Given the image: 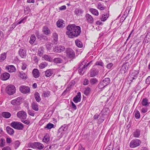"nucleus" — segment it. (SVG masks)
Instances as JSON below:
<instances>
[{
    "mask_svg": "<svg viewBox=\"0 0 150 150\" xmlns=\"http://www.w3.org/2000/svg\"><path fill=\"white\" fill-rule=\"evenodd\" d=\"M47 65V64L46 62H43L40 64L39 67L40 69H43Z\"/></svg>",
    "mask_w": 150,
    "mask_h": 150,
    "instance_id": "obj_45",
    "label": "nucleus"
},
{
    "mask_svg": "<svg viewBox=\"0 0 150 150\" xmlns=\"http://www.w3.org/2000/svg\"><path fill=\"white\" fill-rule=\"evenodd\" d=\"M31 106L32 109L35 110L37 111L38 110V105L36 102H33Z\"/></svg>",
    "mask_w": 150,
    "mask_h": 150,
    "instance_id": "obj_26",
    "label": "nucleus"
},
{
    "mask_svg": "<svg viewBox=\"0 0 150 150\" xmlns=\"http://www.w3.org/2000/svg\"><path fill=\"white\" fill-rule=\"evenodd\" d=\"M14 144V147L16 149L19 146L20 143L19 141L17 140L15 142Z\"/></svg>",
    "mask_w": 150,
    "mask_h": 150,
    "instance_id": "obj_51",
    "label": "nucleus"
},
{
    "mask_svg": "<svg viewBox=\"0 0 150 150\" xmlns=\"http://www.w3.org/2000/svg\"><path fill=\"white\" fill-rule=\"evenodd\" d=\"M18 52L19 55L22 58H24L26 57V52L24 49H20Z\"/></svg>",
    "mask_w": 150,
    "mask_h": 150,
    "instance_id": "obj_18",
    "label": "nucleus"
},
{
    "mask_svg": "<svg viewBox=\"0 0 150 150\" xmlns=\"http://www.w3.org/2000/svg\"><path fill=\"white\" fill-rule=\"evenodd\" d=\"M98 81L97 79L95 78H93L91 79L90 80V82L92 85H94Z\"/></svg>",
    "mask_w": 150,
    "mask_h": 150,
    "instance_id": "obj_35",
    "label": "nucleus"
},
{
    "mask_svg": "<svg viewBox=\"0 0 150 150\" xmlns=\"http://www.w3.org/2000/svg\"><path fill=\"white\" fill-rule=\"evenodd\" d=\"M67 56L70 58H73L75 57V54L74 51L70 48H68L66 50Z\"/></svg>",
    "mask_w": 150,
    "mask_h": 150,
    "instance_id": "obj_9",
    "label": "nucleus"
},
{
    "mask_svg": "<svg viewBox=\"0 0 150 150\" xmlns=\"http://www.w3.org/2000/svg\"><path fill=\"white\" fill-rule=\"evenodd\" d=\"M106 63H108L106 66V67L108 69H110L113 66V64L112 63H109V61L108 60H106Z\"/></svg>",
    "mask_w": 150,
    "mask_h": 150,
    "instance_id": "obj_33",
    "label": "nucleus"
},
{
    "mask_svg": "<svg viewBox=\"0 0 150 150\" xmlns=\"http://www.w3.org/2000/svg\"><path fill=\"white\" fill-rule=\"evenodd\" d=\"M52 70L51 69L47 70L45 72V75L47 77H49L52 75Z\"/></svg>",
    "mask_w": 150,
    "mask_h": 150,
    "instance_id": "obj_30",
    "label": "nucleus"
},
{
    "mask_svg": "<svg viewBox=\"0 0 150 150\" xmlns=\"http://www.w3.org/2000/svg\"><path fill=\"white\" fill-rule=\"evenodd\" d=\"M97 8L101 10H103L105 9V7L103 6V4L100 3H98V4Z\"/></svg>",
    "mask_w": 150,
    "mask_h": 150,
    "instance_id": "obj_46",
    "label": "nucleus"
},
{
    "mask_svg": "<svg viewBox=\"0 0 150 150\" xmlns=\"http://www.w3.org/2000/svg\"><path fill=\"white\" fill-rule=\"evenodd\" d=\"M17 116L21 120L23 119H26L27 117V114L25 112L23 111H19L17 112Z\"/></svg>",
    "mask_w": 150,
    "mask_h": 150,
    "instance_id": "obj_10",
    "label": "nucleus"
},
{
    "mask_svg": "<svg viewBox=\"0 0 150 150\" xmlns=\"http://www.w3.org/2000/svg\"><path fill=\"white\" fill-rule=\"evenodd\" d=\"M28 113L30 115L32 116H34L35 115V113H34V112L33 111L29 110Z\"/></svg>",
    "mask_w": 150,
    "mask_h": 150,
    "instance_id": "obj_60",
    "label": "nucleus"
},
{
    "mask_svg": "<svg viewBox=\"0 0 150 150\" xmlns=\"http://www.w3.org/2000/svg\"><path fill=\"white\" fill-rule=\"evenodd\" d=\"M139 73V70H133L132 71V73L131 74L130 76V81L132 82L133 80L136 79L138 77V74Z\"/></svg>",
    "mask_w": 150,
    "mask_h": 150,
    "instance_id": "obj_11",
    "label": "nucleus"
},
{
    "mask_svg": "<svg viewBox=\"0 0 150 150\" xmlns=\"http://www.w3.org/2000/svg\"><path fill=\"white\" fill-rule=\"evenodd\" d=\"M66 34L70 38L77 37L81 33V28L79 26L74 25H69L67 27Z\"/></svg>",
    "mask_w": 150,
    "mask_h": 150,
    "instance_id": "obj_1",
    "label": "nucleus"
},
{
    "mask_svg": "<svg viewBox=\"0 0 150 150\" xmlns=\"http://www.w3.org/2000/svg\"><path fill=\"white\" fill-rule=\"evenodd\" d=\"M141 103L142 106L146 107L148 106L150 104V103L148 102L147 99L146 98H143Z\"/></svg>",
    "mask_w": 150,
    "mask_h": 150,
    "instance_id": "obj_25",
    "label": "nucleus"
},
{
    "mask_svg": "<svg viewBox=\"0 0 150 150\" xmlns=\"http://www.w3.org/2000/svg\"><path fill=\"white\" fill-rule=\"evenodd\" d=\"M36 38L35 35H31L30 38L29 42L31 44H33L36 40Z\"/></svg>",
    "mask_w": 150,
    "mask_h": 150,
    "instance_id": "obj_32",
    "label": "nucleus"
},
{
    "mask_svg": "<svg viewBox=\"0 0 150 150\" xmlns=\"http://www.w3.org/2000/svg\"><path fill=\"white\" fill-rule=\"evenodd\" d=\"M20 77L23 79H26L27 78L26 75L23 72H20Z\"/></svg>",
    "mask_w": 150,
    "mask_h": 150,
    "instance_id": "obj_40",
    "label": "nucleus"
},
{
    "mask_svg": "<svg viewBox=\"0 0 150 150\" xmlns=\"http://www.w3.org/2000/svg\"><path fill=\"white\" fill-rule=\"evenodd\" d=\"M89 83V81L88 79H85L83 83V84L84 85H87Z\"/></svg>",
    "mask_w": 150,
    "mask_h": 150,
    "instance_id": "obj_57",
    "label": "nucleus"
},
{
    "mask_svg": "<svg viewBox=\"0 0 150 150\" xmlns=\"http://www.w3.org/2000/svg\"><path fill=\"white\" fill-rule=\"evenodd\" d=\"M50 140V137L49 135L47 134H46L44 137L42 141L45 143L48 142Z\"/></svg>",
    "mask_w": 150,
    "mask_h": 150,
    "instance_id": "obj_43",
    "label": "nucleus"
},
{
    "mask_svg": "<svg viewBox=\"0 0 150 150\" xmlns=\"http://www.w3.org/2000/svg\"><path fill=\"white\" fill-rule=\"evenodd\" d=\"M2 115L5 118H8L10 117L11 114L8 112H3L2 113Z\"/></svg>",
    "mask_w": 150,
    "mask_h": 150,
    "instance_id": "obj_28",
    "label": "nucleus"
},
{
    "mask_svg": "<svg viewBox=\"0 0 150 150\" xmlns=\"http://www.w3.org/2000/svg\"><path fill=\"white\" fill-rule=\"evenodd\" d=\"M140 130L137 129L133 133V136L135 138H139L140 135Z\"/></svg>",
    "mask_w": 150,
    "mask_h": 150,
    "instance_id": "obj_24",
    "label": "nucleus"
},
{
    "mask_svg": "<svg viewBox=\"0 0 150 150\" xmlns=\"http://www.w3.org/2000/svg\"><path fill=\"white\" fill-rule=\"evenodd\" d=\"M50 95V91H44L42 94V96L44 97H48Z\"/></svg>",
    "mask_w": 150,
    "mask_h": 150,
    "instance_id": "obj_39",
    "label": "nucleus"
},
{
    "mask_svg": "<svg viewBox=\"0 0 150 150\" xmlns=\"http://www.w3.org/2000/svg\"><path fill=\"white\" fill-rule=\"evenodd\" d=\"M108 15L106 14H103L102 16V17L100 18L101 21H106L108 17Z\"/></svg>",
    "mask_w": 150,
    "mask_h": 150,
    "instance_id": "obj_44",
    "label": "nucleus"
},
{
    "mask_svg": "<svg viewBox=\"0 0 150 150\" xmlns=\"http://www.w3.org/2000/svg\"><path fill=\"white\" fill-rule=\"evenodd\" d=\"M81 100V93L80 92H79L73 98V101L75 103H77L80 102Z\"/></svg>",
    "mask_w": 150,
    "mask_h": 150,
    "instance_id": "obj_13",
    "label": "nucleus"
},
{
    "mask_svg": "<svg viewBox=\"0 0 150 150\" xmlns=\"http://www.w3.org/2000/svg\"><path fill=\"white\" fill-rule=\"evenodd\" d=\"M44 145L39 142H34L32 144V147L33 149H37L41 150L44 148Z\"/></svg>",
    "mask_w": 150,
    "mask_h": 150,
    "instance_id": "obj_8",
    "label": "nucleus"
},
{
    "mask_svg": "<svg viewBox=\"0 0 150 150\" xmlns=\"http://www.w3.org/2000/svg\"><path fill=\"white\" fill-rule=\"evenodd\" d=\"M75 43L76 46L79 47L81 48L83 46L82 43L78 39L75 40Z\"/></svg>",
    "mask_w": 150,
    "mask_h": 150,
    "instance_id": "obj_34",
    "label": "nucleus"
},
{
    "mask_svg": "<svg viewBox=\"0 0 150 150\" xmlns=\"http://www.w3.org/2000/svg\"><path fill=\"white\" fill-rule=\"evenodd\" d=\"M32 73L33 76L35 78H37L40 76V72L37 69H34Z\"/></svg>",
    "mask_w": 150,
    "mask_h": 150,
    "instance_id": "obj_17",
    "label": "nucleus"
},
{
    "mask_svg": "<svg viewBox=\"0 0 150 150\" xmlns=\"http://www.w3.org/2000/svg\"><path fill=\"white\" fill-rule=\"evenodd\" d=\"M67 129V125H64L62 126L58 129L57 135L58 137L62 138L64 134L65 131Z\"/></svg>",
    "mask_w": 150,
    "mask_h": 150,
    "instance_id": "obj_6",
    "label": "nucleus"
},
{
    "mask_svg": "<svg viewBox=\"0 0 150 150\" xmlns=\"http://www.w3.org/2000/svg\"><path fill=\"white\" fill-rule=\"evenodd\" d=\"M84 64H85V62H83L81 63V65L80 66L79 71L80 73H81L85 68V65H84Z\"/></svg>",
    "mask_w": 150,
    "mask_h": 150,
    "instance_id": "obj_37",
    "label": "nucleus"
},
{
    "mask_svg": "<svg viewBox=\"0 0 150 150\" xmlns=\"http://www.w3.org/2000/svg\"><path fill=\"white\" fill-rule=\"evenodd\" d=\"M10 126L14 129L22 130L23 128V124L17 121H13L10 124Z\"/></svg>",
    "mask_w": 150,
    "mask_h": 150,
    "instance_id": "obj_3",
    "label": "nucleus"
},
{
    "mask_svg": "<svg viewBox=\"0 0 150 150\" xmlns=\"http://www.w3.org/2000/svg\"><path fill=\"white\" fill-rule=\"evenodd\" d=\"M27 18V17H25L21 19L19 22L17 23L16 22V23L17 25L21 24L22 23H24V20H25Z\"/></svg>",
    "mask_w": 150,
    "mask_h": 150,
    "instance_id": "obj_54",
    "label": "nucleus"
},
{
    "mask_svg": "<svg viewBox=\"0 0 150 150\" xmlns=\"http://www.w3.org/2000/svg\"><path fill=\"white\" fill-rule=\"evenodd\" d=\"M91 90V89L89 87H87L85 88L83 93L85 95L88 96L90 93Z\"/></svg>",
    "mask_w": 150,
    "mask_h": 150,
    "instance_id": "obj_41",
    "label": "nucleus"
},
{
    "mask_svg": "<svg viewBox=\"0 0 150 150\" xmlns=\"http://www.w3.org/2000/svg\"><path fill=\"white\" fill-rule=\"evenodd\" d=\"M57 26L59 28H63L65 25L64 23V21L62 19L58 20L57 22Z\"/></svg>",
    "mask_w": 150,
    "mask_h": 150,
    "instance_id": "obj_14",
    "label": "nucleus"
},
{
    "mask_svg": "<svg viewBox=\"0 0 150 150\" xmlns=\"http://www.w3.org/2000/svg\"><path fill=\"white\" fill-rule=\"evenodd\" d=\"M110 80L109 78H106L101 81L98 85V88L100 89L104 88L110 83Z\"/></svg>",
    "mask_w": 150,
    "mask_h": 150,
    "instance_id": "obj_2",
    "label": "nucleus"
},
{
    "mask_svg": "<svg viewBox=\"0 0 150 150\" xmlns=\"http://www.w3.org/2000/svg\"><path fill=\"white\" fill-rule=\"evenodd\" d=\"M25 119H23L21 120V122L24 123L28 125L30 123V121L29 120H25Z\"/></svg>",
    "mask_w": 150,
    "mask_h": 150,
    "instance_id": "obj_55",
    "label": "nucleus"
},
{
    "mask_svg": "<svg viewBox=\"0 0 150 150\" xmlns=\"http://www.w3.org/2000/svg\"><path fill=\"white\" fill-rule=\"evenodd\" d=\"M141 111L142 112L145 113L147 111V109L146 108H143L141 109Z\"/></svg>",
    "mask_w": 150,
    "mask_h": 150,
    "instance_id": "obj_63",
    "label": "nucleus"
},
{
    "mask_svg": "<svg viewBox=\"0 0 150 150\" xmlns=\"http://www.w3.org/2000/svg\"><path fill=\"white\" fill-rule=\"evenodd\" d=\"M95 64L96 65H99L102 67L103 66V63L101 60L97 61Z\"/></svg>",
    "mask_w": 150,
    "mask_h": 150,
    "instance_id": "obj_50",
    "label": "nucleus"
},
{
    "mask_svg": "<svg viewBox=\"0 0 150 150\" xmlns=\"http://www.w3.org/2000/svg\"><path fill=\"white\" fill-rule=\"evenodd\" d=\"M6 131L8 134L10 135H13L14 133L13 129L9 126L6 127Z\"/></svg>",
    "mask_w": 150,
    "mask_h": 150,
    "instance_id": "obj_23",
    "label": "nucleus"
},
{
    "mask_svg": "<svg viewBox=\"0 0 150 150\" xmlns=\"http://www.w3.org/2000/svg\"><path fill=\"white\" fill-rule=\"evenodd\" d=\"M6 69L10 72H14L16 70L15 67L12 65H8L6 66Z\"/></svg>",
    "mask_w": 150,
    "mask_h": 150,
    "instance_id": "obj_20",
    "label": "nucleus"
},
{
    "mask_svg": "<svg viewBox=\"0 0 150 150\" xmlns=\"http://www.w3.org/2000/svg\"><path fill=\"white\" fill-rule=\"evenodd\" d=\"M44 47H40L38 50V55L40 57L42 56L44 53Z\"/></svg>",
    "mask_w": 150,
    "mask_h": 150,
    "instance_id": "obj_27",
    "label": "nucleus"
},
{
    "mask_svg": "<svg viewBox=\"0 0 150 150\" xmlns=\"http://www.w3.org/2000/svg\"><path fill=\"white\" fill-rule=\"evenodd\" d=\"M20 98L18 97L16 99L11 100V103L13 105H19L20 104Z\"/></svg>",
    "mask_w": 150,
    "mask_h": 150,
    "instance_id": "obj_16",
    "label": "nucleus"
},
{
    "mask_svg": "<svg viewBox=\"0 0 150 150\" xmlns=\"http://www.w3.org/2000/svg\"><path fill=\"white\" fill-rule=\"evenodd\" d=\"M87 22L90 23H92L93 22V19L92 16L89 14L87 13L85 16Z\"/></svg>",
    "mask_w": 150,
    "mask_h": 150,
    "instance_id": "obj_15",
    "label": "nucleus"
},
{
    "mask_svg": "<svg viewBox=\"0 0 150 150\" xmlns=\"http://www.w3.org/2000/svg\"><path fill=\"white\" fill-rule=\"evenodd\" d=\"M65 48L64 46L59 45L56 47L54 48V51L56 52H61L64 50Z\"/></svg>",
    "mask_w": 150,
    "mask_h": 150,
    "instance_id": "obj_12",
    "label": "nucleus"
},
{
    "mask_svg": "<svg viewBox=\"0 0 150 150\" xmlns=\"http://www.w3.org/2000/svg\"><path fill=\"white\" fill-rule=\"evenodd\" d=\"M35 97L36 100L38 102H39L41 100V98H40L39 93L37 92H35Z\"/></svg>",
    "mask_w": 150,
    "mask_h": 150,
    "instance_id": "obj_36",
    "label": "nucleus"
},
{
    "mask_svg": "<svg viewBox=\"0 0 150 150\" xmlns=\"http://www.w3.org/2000/svg\"><path fill=\"white\" fill-rule=\"evenodd\" d=\"M6 54L4 52L0 55V62L3 61L6 58Z\"/></svg>",
    "mask_w": 150,
    "mask_h": 150,
    "instance_id": "obj_38",
    "label": "nucleus"
},
{
    "mask_svg": "<svg viewBox=\"0 0 150 150\" xmlns=\"http://www.w3.org/2000/svg\"><path fill=\"white\" fill-rule=\"evenodd\" d=\"M53 40L55 42H57L58 40V35L57 33H53Z\"/></svg>",
    "mask_w": 150,
    "mask_h": 150,
    "instance_id": "obj_47",
    "label": "nucleus"
},
{
    "mask_svg": "<svg viewBox=\"0 0 150 150\" xmlns=\"http://www.w3.org/2000/svg\"><path fill=\"white\" fill-rule=\"evenodd\" d=\"M17 25V24L16 23H13L11 25V29L13 30L16 27V26Z\"/></svg>",
    "mask_w": 150,
    "mask_h": 150,
    "instance_id": "obj_64",
    "label": "nucleus"
},
{
    "mask_svg": "<svg viewBox=\"0 0 150 150\" xmlns=\"http://www.w3.org/2000/svg\"><path fill=\"white\" fill-rule=\"evenodd\" d=\"M84 12V11L82 9L80 8H77L75 9L74 13L77 16H81Z\"/></svg>",
    "mask_w": 150,
    "mask_h": 150,
    "instance_id": "obj_21",
    "label": "nucleus"
},
{
    "mask_svg": "<svg viewBox=\"0 0 150 150\" xmlns=\"http://www.w3.org/2000/svg\"><path fill=\"white\" fill-rule=\"evenodd\" d=\"M89 11L92 14L95 16H98L99 14L98 11L96 9L91 8Z\"/></svg>",
    "mask_w": 150,
    "mask_h": 150,
    "instance_id": "obj_29",
    "label": "nucleus"
},
{
    "mask_svg": "<svg viewBox=\"0 0 150 150\" xmlns=\"http://www.w3.org/2000/svg\"><path fill=\"white\" fill-rule=\"evenodd\" d=\"M71 107L74 110H76L77 109V107L76 105L72 102H71Z\"/></svg>",
    "mask_w": 150,
    "mask_h": 150,
    "instance_id": "obj_56",
    "label": "nucleus"
},
{
    "mask_svg": "<svg viewBox=\"0 0 150 150\" xmlns=\"http://www.w3.org/2000/svg\"><path fill=\"white\" fill-rule=\"evenodd\" d=\"M108 108H104L103 110H102V112H103V114H106V113H105V112H106L108 111Z\"/></svg>",
    "mask_w": 150,
    "mask_h": 150,
    "instance_id": "obj_62",
    "label": "nucleus"
},
{
    "mask_svg": "<svg viewBox=\"0 0 150 150\" xmlns=\"http://www.w3.org/2000/svg\"><path fill=\"white\" fill-rule=\"evenodd\" d=\"M63 61V60L59 58H55L54 59V62L56 64L61 63Z\"/></svg>",
    "mask_w": 150,
    "mask_h": 150,
    "instance_id": "obj_42",
    "label": "nucleus"
},
{
    "mask_svg": "<svg viewBox=\"0 0 150 150\" xmlns=\"http://www.w3.org/2000/svg\"><path fill=\"white\" fill-rule=\"evenodd\" d=\"M10 76V74L8 73H5L1 75V79L2 80H6L9 78Z\"/></svg>",
    "mask_w": 150,
    "mask_h": 150,
    "instance_id": "obj_22",
    "label": "nucleus"
},
{
    "mask_svg": "<svg viewBox=\"0 0 150 150\" xmlns=\"http://www.w3.org/2000/svg\"><path fill=\"white\" fill-rule=\"evenodd\" d=\"M42 31L46 35H48L50 34V31L48 27L46 26H44L42 28Z\"/></svg>",
    "mask_w": 150,
    "mask_h": 150,
    "instance_id": "obj_19",
    "label": "nucleus"
},
{
    "mask_svg": "<svg viewBox=\"0 0 150 150\" xmlns=\"http://www.w3.org/2000/svg\"><path fill=\"white\" fill-rule=\"evenodd\" d=\"M146 84H150V76H148L146 79Z\"/></svg>",
    "mask_w": 150,
    "mask_h": 150,
    "instance_id": "obj_59",
    "label": "nucleus"
},
{
    "mask_svg": "<svg viewBox=\"0 0 150 150\" xmlns=\"http://www.w3.org/2000/svg\"><path fill=\"white\" fill-rule=\"evenodd\" d=\"M66 9V7L65 5H64V6H61L59 8V9L60 10H65Z\"/></svg>",
    "mask_w": 150,
    "mask_h": 150,
    "instance_id": "obj_61",
    "label": "nucleus"
},
{
    "mask_svg": "<svg viewBox=\"0 0 150 150\" xmlns=\"http://www.w3.org/2000/svg\"><path fill=\"white\" fill-rule=\"evenodd\" d=\"M135 116L137 119H139L140 117V114L139 112L137 111L135 113Z\"/></svg>",
    "mask_w": 150,
    "mask_h": 150,
    "instance_id": "obj_53",
    "label": "nucleus"
},
{
    "mask_svg": "<svg viewBox=\"0 0 150 150\" xmlns=\"http://www.w3.org/2000/svg\"><path fill=\"white\" fill-rule=\"evenodd\" d=\"M20 91L22 93L26 94L30 92V88L25 86H21L19 87Z\"/></svg>",
    "mask_w": 150,
    "mask_h": 150,
    "instance_id": "obj_7",
    "label": "nucleus"
},
{
    "mask_svg": "<svg viewBox=\"0 0 150 150\" xmlns=\"http://www.w3.org/2000/svg\"><path fill=\"white\" fill-rule=\"evenodd\" d=\"M42 58L45 60L48 61H50L51 59L50 56L47 55H45Z\"/></svg>",
    "mask_w": 150,
    "mask_h": 150,
    "instance_id": "obj_52",
    "label": "nucleus"
},
{
    "mask_svg": "<svg viewBox=\"0 0 150 150\" xmlns=\"http://www.w3.org/2000/svg\"><path fill=\"white\" fill-rule=\"evenodd\" d=\"M141 143L140 140L135 139L132 140L130 142L129 146L131 148H134L139 146Z\"/></svg>",
    "mask_w": 150,
    "mask_h": 150,
    "instance_id": "obj_5",
    "label": "nucleus"
},
{
    "mask_svg": "<svg viewBox=\"0 0 150 150\" xmlns=\"http://www.w3.org/2000/svg\"><path fill=\"white\" fill-rule=\"evenodd\" d=\"M5 140L4 139L1 138L0 140V147H3L5 144Z\"/></svg>",
    "mask_w": 150,
    "mask_h": 150,
    "instance_id": "obj_49",
    "label": "nucleus"
},
{
    "mask_svg": "<svg viewBox=\"0 0 150 150\" xmlns=\"http://www.w3.org/2000/svg\"><path fill=\"white\" fill-rule=\"evenodd\" d=\"M6 91L8 94L12 95L15 92V87L13 85L10 84L6 87Z\"/></svg>",
    "mask_w": 150,
    "mask_h": 150,
    "instance_id": "obj_4",
    "label": "nucleus"
},
{
    "mask_svg": "<svg viewBox=\"0 0 150 150\" xmlns=\"http://www.w3.org/2000/svg\"><path fill=\"white\" fill-rule=\"evenodd\" d=\"M54 125L53 124L49 123L45 127V128H47L48 129H50L54 127Z\"/></svg>",
    "mask_w": 150,
    "mask_h": 150,
    "instance_id": "obj_48",
    "label": "nucleus"
},
{
    "mask_svg": "<svg viewBox=\"0 0 150 150\" xmlns=\"http://www.w3.org/2000/svg\"><path fill=\"white\" fill-rule=\"evenodd\" d=\"M98 73V72L96 69H92L91 70L90 74L91 77H94Z\"/></svg>",
    "mask_w": 150,
    "mask_h": 150,
    "instance_id": "obj_31",
    "label": "nucleus"
},
{
    "mask_svg": "<svg viewBox=\"0 0 150 150\" xmlns=\"http://www.w3.org/2000/svg\"><path fill=\"white\" fill-rule=\"evenodd\" d=\"M147 36H149V38H148V41H150V30L147 33L146 35V39L145 40H146L147 38ZM148 41H147V42Z\"/></svg>",
    "mask_w": 150,
    "mask_h": 150,
    "instance_id": "obj_58",
    "label": "nucleus"
}]
</instances>
